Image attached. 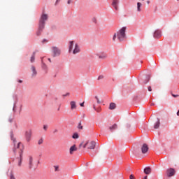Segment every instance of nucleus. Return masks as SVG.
<instances>
[{
	"instance_id": "1",
	"label": "nucleus",
	"mask_w": 179,
	"mask_h": 179,
	"mask_svg": "<svg viewBox=\"0 0 179 179\" xmlns=\"http://www.w3.org/2000/svg\"><path fill=\"white\" fill-rule=\"evenodd\" d=\"M11 139L14 143V148L13 149L14 153H16V152H18L19 153V155L16 157L15 162L17 164L18 167H21L22 162H23V150L24 146L20 142L16 143V138H14L13 136H11Z\"/></svg>"
},
{
	"instance_id": "2",
	"label": "nucleus",
	"mask_w": 179,
	"mask_h": 179,
	"mask_svg": "<svg viewBox=\"0 0 179 179\" xmlns=\"http://www.w3.org/2000/svg\"><path fill=\"white\" fill-rule=\"evenodd\" d=\"M49 15L45 13V11L43 10L39 17L38 30L36 31V36H41V33L44 29H45V23L48 21Z\"/></svg>"
},
{
	"instance_id": "3",
	"label": "nucleus",
	"mask_w": 179,
	"mask_h": 179,
	"mask_svg": "<svg viewBox=\"0 0 179 179\" xmlns=\"http://www.w3.org/2000/svg\"><path fill=\"white\" fill-rule=\"evenodd\" d=\"M69 52H72L73 55L79 54V52H80V45H79L78 43H75L74 45L73 41H71L69 43Z\"/></svg>"
},
{
	"instance_id": "4",
	"label": "nucleus",
	"mask_w": 179,
	"mask_h": 179,
	"mask_svg": "<svg viewBox=\"0 0 179 179\" xmlns=\"http://www.w3.org/2000/svg\"><path fill=\"white\" fill-rule=\"evenodd\" d=\"M127 27H122L117 33V37L119 41H124L127 38Z\"/></svg>"
},
{
	"instance_id": "5",
	"label": "nucleus",
	"mask_w": 179,
	"mask_h": 179,
	"mask_svg": "<svg viewBox=\"0 0 179 179\" xmlns=\"http://www.w3.org/2000/svg\"><path fill=\"white\" fill-rule=\"evenodd\" d=\"M83 148H87V149H94L96 148V141H88L83 146Z\"/></svg>"
},
{
	"instance_id": "6",
	"label": "nucleus",
	"mask_w": 179,
	"mask_h": 179,
	"mask_svg": "<svg viewBox=\"0 0 179 179\" xmlns=\"http://www.w3.org/2000/svg\"><path fill=\"white\" fill-rule=\"evenodd\" d=\"M52 53L53 57H59L61 55V49L57 47L53 46L52 47Z\"/></svg>"
},
{
	"instance_id": "7",
	"label": "nucleus",
	"mask_w": 179,
	"mask_h": 179,
	"mask_svg": "<svg viewBox=\"0 0 179 179\" xmlns=\"http://www.w3.org/2000/svg\"><path fill=\"white\" fill-rule=\"evenodd\" d=\"M31 135H33L31 129L25 131L24 136L27 142H30V141H31Z\"/></svg>"
},
{
	"instance_id": "8",
	"label": "nucleus",
	"mask_w": 179,
	"mask_h": 179,
	"mask_svg": "<svg viewBox=\"0 0 179 179\" xmlns=\"http://www.w3.org/2000/svg\"><path fill=\"white\" fill-rule=\"evenodd\" d=\"M166 174L167 177H173L176 175V169L169 168L166 170Z\"/></svg>"
},
{
	"instance_id": "9",
	"label": "nucleus",
	"mask_w": 179,
	"mask_h": 179,
	"mask_svg": "<svg viewBox=\"0 0 179 179\" xmlns=\"http://www.w3.org/2000/svg\"><path fill=\"white\" fill-rule=\"evenodd\" d=\"M96 55L99 58V59H106V58H107L108 57L106 52H101L100 53H96Z\"/></svg>"
},
{
	"instance_id": "10",
	"label": "nucleus",
	"mask_w": 179,
	"mask_h": 179,
	"mask_svg": "<svg viewBox=\"0 0 179 179\" xmlns=\"http://www.w3.org/2000/svg\"><path fill=\"white\" fill-rule=\"evenodd\" d=\"M154 38H160L162 37V30L156 29L153 34Z\"/></svg>"
},
{
	"instance_id": "11",
	"label": "nucleus",
	"mask_w": 179,
	"mask_h": 179,
	"mask_svg": "<svg viewBox=\"0 0 179 179\" xmlns=\"http://www.w3.org/2000/svg\"><path fill=\"white\" fill-rule=\"evenodd\" d=\"M31 78H36L37 76V69L34 65L31 66Z\"/></svg>"
},
{
	"instance_id": "12",
	"label": "nucleus",
	"mask_w": 179,
	"mask_h": 179,
	"mask_svg": "<svg viewBox=\"0 0 179 179\" xmlns=\"http://www.w3.org/2000/svg\"><path fill=\"white\" fill-rule=\"evenodd\" d=\"M148 150H149V147L148 146V144L144 143L141 148V152L145 154L147 153Z\"/></svg>"
},
{
	"instance_id": "13",
	"label": "nucleus",
	"mask_w": 179,
	"mask_h": 179,
	"mask_svg": "<svg viewBox=\"0 0 179 179\" xmlns=\"http://www.w3.org/2000/svg\"><path fill=\"white\" fill-rule=\"evenodd\" d=\"M119 1L118 0H113L112 2V6L114 8V9H115V10H118V3H119Z\"/></svg>"
},
{
	"instance_id": "14",
	"label": "nucleus",
	"mask_w": 179,
	"mask_h": 179,
	"mask_svg": "<svg viewBox=\"0 0 179 179\" xmlns=\"http://www.w3.org/2000/svg\"><path fill=\"white\" fill-rule=\"evenodd\" d=\"M78 150V148H76V145H73L69 149L70 155H73V152H76Z\"/></svg>"
},
{
	"instance_id": "15",
	"label": "nucleus",
	"mask_w": 179,
	"mask_h": 179,
	"mask_svg": "<svg viewBox=\"0 0 179 179\" xmlns=\"http://www.w3.org/2000/svg\"><path fill=\"white\" fill-rule=\"evenodd\" d=\"M41 62H42V69L47 73L48 72V66H47V64H45V63H44L43 59L41 60Z\"/></svg>"
},
{
	"instance_id": "16",
	"label": "nucleus",
	"mask_w": 179,
	"mask_h": 179,
	"mask_svg": "<svg viewBox=\"0 0 179 179\" xmlns=\"http://www.w3.org/2000/svg\"><path fill=\"white\" fill-rule=\"evenodd\" d=\"M144 173L147 175L150 174V173H152V168H150V166H146L144 169Z\"/></svg>"
},
{
	"instance_id": "17",
	"label": "nucleus",
	"mask_w": 179,
	"mask_h": 179,
	"mask_svg": "<svg viewBox=\"0 0 179 179\" xmlns=\"http://www.w3.org/2000/svg\"><path fill=\"white\" fill-rule=\"evenodd\" d=\"M70 105H71V110L76 109V102L75 101H71L70 102Z\"/></svg>"
},
{
	"instance_id": "18",
	"label": "nucleus",
	"mask_w": 179,
	"mask_h": 179,
	"mask_svg": "<svg viewBox=\"0 0 179 179\" xmlns=\"http://www.w3.org/2000/svg\"><path fill=\"white\" fill-rule=\"evenodd\" d=\"M29 169H33V157L29 156Z\"/></svg>"
},
{
	"instance_id": "19",
	"label": "nucleus",
	"mask_w": 179,
	"mask_h": 179,
	"mask_svg": "<svg viewBox=\"0 0 179 179\" xmlns=\"http://www.w3.org/2000/svg\"><path fill=\"white\" fill-rule=\"evenodd\" d=\"M160 127V119L157 118V121L154 124L155 129H159V127Z\"/></svg>"
},
{
	"instance_id": "20",
	"label": "nucleus",
	"mask_w": 179,
	"mask_h": 179,
	"mask_svg": "<svg viewBox=\"0 0 179 179\" xmlns=\"http://www.w3.org/2000/svg\"><path fill=\"white\" fill-rule=\"evenodd\" d=\"M137 12H142V3L141 2L137 3Z\"/></svg>"
},
{
	"instance_id": "21",
	"label": "nucleus",
	"mask_w": 179,
	"mask_h": 179,
	"mask_svg": "<svg viewBox=\"0 0 179 179\" xmlns=\"http://www.w3.org/2000/svg\"><path fill=\"white\" fill-rule=\"evenodd\" d=\"M35 59H36V52H34L32 56L31 57L30 61L33 64V62H34Z\"/></svg>"
},
{
	"instance_id": "22",
	"label": "nucleus",
	"mask_w": 179,
	"mask_h": 179,
	"mask_svg": "<svg viewBox=\"0 0 179 179\" xmlns=\"http://www.w3.org/2000/svg\"><path fill=\"white\" fill-rule=\"evenodd\" d=\"M115 103H110L109 106V110H115Z\"/></svg>"
},
{
	"instance_id": "23",
	"label": "nucleus",
	"mask_w": 179,
	"mask_h": 179,
	"mask_svg": "<svg viewBox=\"0 0 179 179\" xmlns=\"http://www.w3.org/2000/svg\"><path fill=\"white\" fill-rule=\"evenodd\" d=\"M109 129L110 131H114V129H117V124H115L113 126H111L110 127H109Z\"/></svg>"
},
{
	"instance_id": "24",
	"label": "nucleus",
	"mask_w": 179,
	"mask_h": 179,
	"mask_svg": "<svg viewBox=\"0 0 179 179\" xmlns=\"http://www.w3.org/2000/svg\"><path fill=\"white\" fill-rule=\"evenodd\" d=\"M92 23H94L95 24H97V17H93L92 18Z\"/></svg>"
},
{
	"instance_id": "25",
	"label": "nucleus",
	"mask_w": 179,
	"mask_h": 179,
	"mask_svg": "<svg viewBox=\"0 0 179 179\" xmlns=\"http://www.w3.org/2000/svg\"><path fill=\"white\" fill-rule=\"evenodd\" d=\"M53 167L55 169V172L59 171V165H55Z\"/></svg>"
},
{
	"instance_id": "26",
	"label": "nucleus",
	"mask_w": 179,
	"mask_h": 179,
	"mask_svg": "<svg viewBox=\"0 0 179 179\" xmlns=\"http://www.w3.org/2000/svg\"><path fill=\"white\" fill-rule=\"evenodd\" d=\"M93 108L95 111H96V113H100L101 110L100 108H96L95 105H93Z\"/></svg>"
},
{
	"instance_id": "27",
	"label": "nucleus",
	"mask_w": 179,
	"mask_h": 179,
	"mask_svg": "<svg viewBox=\"0 0 179 179\" xmlns=\"http://www.w3.org/2000/svg\"><path fill=\"white\" fill-rule=\"evenodd\" d=\"M73 139H78V138H79V134H78V133H75L73 136H72Z\"/></svg>"
},
{
	"instance_id": "28",
	"label": "nucleus",
	"mask_w": 179,
	"mask_h": 179,
	"mask_svg": "<svg viewBox=\"0 0 179 179\" xmlns=\"http://www.w3.org/2000/svg\"><path fill=\"white\" fill-rule=\"evenodd\" d=\"M78 129H83V126H82V122H80L78 126Z\"/></svg>"
},
{
	"instance_id": "29",
	"label": "nucleus",
	"mask_w": 179,
	"mask_h": 179,
	"mask_svg": "<svg viewBox=\"0 0 179 179\" xmlns=\"http://www.w3.org/2000/svg\"><path fill=\"white\" fill-rule=\"evenodd\" d=\"M43 142H44V140L43 138H41L38 141V145H43Z\"/></svg>"
},
{
	"instance_id": "30",
	"label": "nucleus",
	"mask_w": 179,
	"mask_h": 179,
	"mask_svg": "<svg viewBox=\"0 0 179 179\" xmlns=\"http://www.w3.org/2000/svg\"><path fill=\"white\" fill-rule=\"evenodd\" d=\"M149 80H150V76H148L145 78V83H148V82H149Z\"/></svg>"
},
{
	"instance_id": "31",
	"label": "nucleus",
	"mask_w": 179,
	"mask_h": 179,
	"mask_svg": "<svg viewBox=\"0 0 179 179\" xmlns=\"http://www.w3.org/2000/svg\"><path fill=\"white\" fill-rule=\"evenodd\" d=\"M104 79V76L103 75H100L99 77H98V80H101Z\"/></svg>"
},
{
	"instance_id": "32",
	"label": "nucleus",
	"mask_w": 179,
	"mask_h": 179,
	"mask_svg": "<svg viewBox=\"0 0 179 179\" xmlns=\"http://www.w3.org/2000/svg\"><path fill=\"white\" fill-rule=\"evenodd\" d=\"M10 179H16V178H15V175L12 173L10 174Z\"/></svg>"
},
{
	"instance_id": "33",
	"label": "nucleus",
	"mask_w": 179,
	"mask_h": 179,
	"mask_svg": "<svg viewBox=\"0 0 179 179\" xmlns=\"http://www.w3.org/2000/svg\"><path fill=\"white\" fill-rule=\"evenodd\" d=\"M117 38V34H114L113 36V41H115V39Z\"/></svg>"
},
{
	"instance_id": "34",
	"label": "nucleus",
	"mask_w": 179,
	"mask_h": 179,
	"mask_svg": "<svg viewBox=\"0 0 179 179\" xmlns=\"http://www.w3.org/2000/svg\"><path fill=\"white\" fill-rule=\"evenodd\" d=\"M95 99H96V102L98 103V104H100V103H101V102L100 101V100L99 99V97H98V96H95Z\"/></svg>"
},
{
	"instance_id": "35",
	"label": "nucleus",
	"mask_w": 179,
	"mask_h": 179,
	"mask_svg": "<svg viewBox=\"0 0 179 179\" xmlns=\"http://www.w3.org/2000/svg\"><path fill=\"white\" fill-rule=\"evenodd\" d=\"M16 110V102L14 103V106H13V110L15 112Z\"/></svg>"
},
{
	"instance_id": "36",
	"label": "nucleus",
	"mask_w": 179,
	"mask_h": 179,
	"mask_svg": "<svg viewBox=\"0 0 179 179\" xmlns=\"http://www.w3.org/2000/svg\"><path fill=\"white\" fill-rule=\"evenodd\" d=\"M171 96H173V97H179V95L178 94H171Z\"/></svg>"
},
{
	"instance_id": "37",
	"label": "nucleus",
	"mask_w": 179,
	"mask_h": 179,
	"mask_svg": "<svg viewBox=\"0 0 179 179\" xmlns=\"http://www.w3.org/2000/svg\"><path fill=\"white\" fill-rule=\"evenodd\" d=\"M48 128V126H47V125L43 126L44 131H47Z\"/></svg>"
},
{
	"instance_id": "38",
	"label": "nucleus",
	"mask_w": 179,
	"mask_h": 179,
	"mask_svg": "<svg viewBox=\"0 0 179 179\" xmlns=\"http://www.w3.org/2000/svg\"><path fill=\"white\" fill-rule=\"evenodd\" d=\"M129 179H135V177L134 176V175H130L129 176Z\"/></svg>"
},
{
	"instance_id": "39",
	"label": "nucleus",
	"mask_w": 179,
	"mask_h": 179,
	"mask_svg": "<svg viewBox=\"0 0 179 179\" xmlns=\"http://www.w3.org/2000/svg\"><path fill=\"white\" fill-rule=\"evenodd\" d=\"M80 107H85V102L80 103Z\"/></svg>"
},
{
	"instance_id": "40",
	"label": "nucleus",
	"mask_w": 179,
	"mask_h": 179,
	"mask_svg": "<svg viewBox=\"0 0 179 179\" xmlns=\"http://www.w3.org/2000/svg\"><path fill=\"white\" fill-rule=\"evenodd\" d=\"M148 89V92H152V87L149 86Z\"/></svg>"
},
{
	"instance_id": "41",
	"label": "nucleus",
	"mask_w": 179,
	"mask_h": 179,
	"mask_svg": "<svg viewBox=\"0 0 179 179\" xmlns=\"http://www.w3.org/2000/svg\"><path fill=\"white\" fill-rule=\"evenodd\" d=\"M8 121H9V122H13V118H9L8 119Z\"/></svg>"
},
{
	"instance_id": "42",
	"label": "nucleus",
	"mask_w": 179,
	"mask_h": 179,
	"mask_svg": "<svg viewBox=\"0 0 179 179\" xmlns=\"http://www.w3.org/2000/svg\"><path fill=\"white\" fill-rule=\"evenodd\" d=\"M61 0H56V2L55 3V6L58 5V2H59Z\"/></svg>"
},
{
	"instance_id": "43",
	"label": "nucleus",
	"mask_w": 179,
	"mask_h": 179,
	"mask_svg": "<svg viewBox=\"0 0 179 179\" xmlns=\"http://www.w3.org/2000/svg\"><path fill=\"white\" fill-rule=\"evenodd\" d=\"M17 82H18V83H23V80H18Z\"/></svg>"
},
{
	"instance_id": "44",
	"label": "nucleus",
	"mask_w": 179,
	"mask_h": 179,
	"mask_svg": "<svg viewBox=\"0 0 179 179\" xmlns=\"http://www.w3.org/2000/svg\"><path fill=\"white\" fill-rule=\"evenodd\" d=\"M59 110H61V104L59 105V107H58V108H57V111H59Z\"/></svg>"
},
{
	"instance_id": "45",
	"label": "nucleus",
	"mask_w": 179,
	"mask_h": 179,
	"mask_svg": "<svg viewBox=\"0 0 179 179\" xmlns=\"http://www.w3.org/2000/svg\"><path fill=\"white\" fill-rule=\"evenodd\" d=\"M71 0H68L67 3L69 5L71 3Z\"/></svg>"
},
{
	"instance_id": "46",
	"label": "nucleus",
	"mask_w": 179,
	"mask_h": 179,
	"mask_svg": "<svg viewBox=\"0 0 179 179\" xmlns=\"http://www.w3.org/2000/svg\"><path fill=\"white\" fill-rule=\"evenodd\" d=\"M45 41H47V40L46 39H43L42 43H45Z\"/></svg>"
},
{
	"instance_id": "47",
	"label": "nucleus",
	"mask_w": 179,
	"mask_h": 179,
	"mask_svg": "<svg viewBox=\"0 0 179 179\" xmlns=\"http://www.w3.org/2000/svg\"><path fill=\"white\" fill-rule=\"evenodd\" d=\"M176 114H177L178 117H179V110H178Z\"/></svg>"
},
{
	"instance_id": "48",
	"label": "nucleus",
	"mask_w": 179,
	"mask_h": 179,
	"mask_svg": "<svg viewBox=\"0 0 179 179\" xmlns=\"http://www.w3.org/2000/svg\"><path fill=\"white\" fill-rule=\"evenodd\" d=\"M55 132H58V130H57V129H55V130L54 131V134H55Z\"/></svg>"
},
{
	"instance_id": "49",
	"label": "nucleus",
	"mask_w": 179,
	"mask_h": 179,
	"mask_svg": "<svg viewBox=\"0 0 179 179\" xmlns=\"http://www.w3.org/2000/svg\"><path fill=\"white\" fill-rule=\"evenodd\" d=\"M143 179H148V176H145Z\"/></svg>"
},
{
	"instance_id": "50",
	"label": "nucleus",
	"mask_w": 179,
	"mask_h": 179,
	"mask_svg": "<svg viewBox=\"0 0 179 179\" xmlns=\"http://www.w3.org/2000/svg\"><path fill=\"white\" fill-rule=\"evenodd\" d=\"M64 96H69V93H67V94H65Z\"/></svg>"
},
{
	"instance_id": "51",
	"label": "nucleus",
	"mask_w": 179,
	"mask_h": 179,
	"mask_svg": "<svg viewBox=\"0 0 179 179\" xmlns=\"http://www.w3.org/2000/svg\"><path fill=\"white\" fill-rule=\"evenodd\" d=\"M147 3H148V4L150 3V1H147Z\"/></svg>"
},
{
	"instance_id": "52",
	"label": "nucleus",
	"mask_w": 179,
	"mask_h": 179,
	"mask_svg": "<svg viewBox=\"0 0 179 179\" xmlns=\"http://www.w3.org/2000/svg\"><path fill=\"white\" fill-rule=\"evenodd\" d=\"M48 59V61H49L50 62H51V59L49 58V59Z\"/></svg>"
},
{
	"instance_id": "53",
	"label": "nucleus",
	"mask_w": 179,
	"mask_h": 179,
	"mask_svg": "<svg viewBox=\"0 0 179 179\" xmlns=\"http://www.w3.org/2000/svg\"><path fill=\"white\" fill-rule=\"evenodd\" d=\"M129 127H131V125H129H129H127V128H129Z\"/></svg>"
},
{
	"instance_id": "54",
	"label": "nucleus",
	"mask_w": 179,
	"mask_h": 179,
	"mask_svg": "<svg viewBox=\"0 0 179 179\" xmlns=\"http://www.w3.org/2000/svg\"><path fill=\"white\" fill-rule=\"evenodd\" d=\"M82 145H83V143L80 144V145H79V146H80V148H81Z\"/></svg>"
},
{
	"instance_id": "55",
	"label": "nucleus",
	"mask_w": 179,
	"mask_h": 179,
	"mask_svg": "<svg viewBox=\"0 0 179 179\" xmlns=\"http://www.w3.org/2000/svg\"><path fill=\"white\" fill-rule=\"evenodd\" d=\"M142 1H145V0H142Z\"/></svg>"
}]
</instances>
